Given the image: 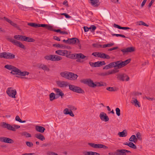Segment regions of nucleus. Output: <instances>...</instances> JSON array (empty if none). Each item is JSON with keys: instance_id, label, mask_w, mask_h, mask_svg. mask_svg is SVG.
Returning <instances> with one entry per match:
<instances>
[{"instance_id": "1", "label": "nucleus", "mask_w": 155, "mask_h": 155, "mask_svg": "<svg viewBox=\"0 0 155 155\" xmlns=\"http://www.w3.org/2000/svg\"><path fill=\"white\" fill-rule=\"evenodd\" d=\"M57 85L60 87H64L69 86V89L73 92L79 94H84V91L81 87L73 85H69L67 81H58L57 82Z\"/></svg>"}, {"instance_id": "2", "label": "nucleus", "mask_w": 155, "mask_h": 155, "mask_svg": "<svg viewBox=\"0 0 155 155\" xmlns=\"http://www.w3.org/2000/svg\"><path fill=\"white\" fill-rule=\"evenodd\" d=\"M72 58L77 59V61L82 63L83 62V59H84V60H87L88 57L84 55L83 54L81 53H75L72 54Z\"/></svg>"}, {"instance_id": "3", "label": "nucleus", "mask_w": 155, "mask_h": 155, "mask_svg": "<svg viewBox=\"0 0 155 155\" xmlns=\"http://www.w3.org/2000/svg\"><path fill=\"white\" fill-rule=\"evenodd\" d=\"M116 78L117 80L122 81H127L130 80L128 76L124 73L117 74L116 75Z\"/></svg>"}, {"instance_id": "4", "label": "nucleus", "mask_w": 155, "mask_h": 155, "mask_svg": "<svg viewBox=\"0 0 155 155\" xmlns=\"http://www.w3.org/2000/svg\"><path fill=\"white\" fill-rule=\"evenodd\" d=\"M7 40L12 43L14 45H16L24 50L26 49L25 46L21 42L18 41L11 37H8L7 38Z\"/></svg>"}, {"instance_id": "5", "label": "nucleus", "mask_w": 155, "mask_h": 155, "mask_svg": "<svg viewBox=\"0 0 155 155\" xmlns=\"http://www.w3.org/2000/svg\"><path fill=\"white\" fill-rule=\"evenodd\" d=\"M15 55L9 52H3L0 53V58H3L6 59H13L15 58Z\"/></svg>"}, {"instance_id": "6", "label": "nucleus", "mask_w": 155, "mask_h": 155, "mask_svg": "<svg viewBox=\"0 0 155 155\" xmlns=\"http://www.w3.org/2000/svg\"><path fill=\"white\" fill-rule=\"evenodd\" d=\"M6 93L9 97L13 98H16V91L15 89H14L12 87L8 88L6 90Z\"/></svg>"}, {"instance_id": "7", "label": "nucleus", "mask_w": 155, "mask_h": 155, "mask_svg": "<svg viewBox=\"0 0 155 155\" xmlns=\"http://www.w3.org/2000/svg\"><path fill=\"white\" fill-rule=\"evenodd\" d=\"M71 52L65 50H59L55 51V53L58 55L65 56L67 57H68L70 55Z\"/></svg>"}, {"instance_id": "8", "label": "nucleus", "mask_w": 155, "mask_h": 155, "mask_svg": "<svg viewBox=\"0 0 155 155\" xmlns=\"http://www.w3.org/2000/svg\"><path fill=\"white\" fill-rule=\"evenodd\" d=\"M1 126L3 128H6L8 130H12L14 131H15V129L14 127L10 124L5 122L2 123Z\"/></svg>"}, {"instance_id": "9", "label": "nucleus", "mask_w": 155, "mask_h": 155, "mask_svg": "<svg viewBox=\"0 0 155 155\" xmlns=\"http://www.w3.org/2000/svg\"><path fill=\"white\" fill-rule=\"evenodd\" d=\"M88 145L91 147L95 148L106 149L107 147L105 145L101 144H95L92 143H88Z\"/></svg>"}, {"instance_id": "10", "label": "nucleus", "mask_w": 155, "mask_h": 155, "mask_svg": "<svg viewBox=\"0 0 155 155\" xmlns=\"http://www.w3.org/2000/svg\"><path fill=\"white\" fill-rule=\"evenodd\" d=\"M0 141L9 143H12L14 142V140L12 139L5 137H0Z\"/></svg>"}, {"instance_id": "11", "label": "nucleus", "mask_w": 155, "mask_h": 155, "mask_svg": "<svg viewBox=\"0 0 155 155\" xmlns=\"http://www.w3.org/2000/svg\"><path fill=\"white\" fill-rule=\"evenodd\" d=\"M37 67L40 69H42L44 71H49L50 69L47 65L44 64L39 63L37 64Z\"/></svg>"}, {"instance_id": "12", "label": "nucleus", "mask_w": 155, "mask_h": 155, "mask_svg": "<svg viewBox=\"0 0 155 155\" xmlns=\"http://www.w3.org/2000/svg\"><path fill=\"white\" fill-rule=\"evenodd\" d=\"M54 89L56 93L55 95L56 97H58V98L60 96H61V98H63V96H64V94L61 89L57 88H54Z\"/></svg>"}, {"instance_id": "13", "label": "nucleus", "mask_w": 155, "mask_h": 155, "mask_svg": "<svg viewBox=\"0 0 155 155\" xmlns=\"http://www.w3.org/2000/svg\"><path fill=\"white\" fill-rule=\"evenodd\" d=\"M28 25L34 28H37V27H42L44 28H46V26H47V24H36L35 23H29L28 24Z\"/></svg>"}, {"instance_id": "14", "label": "nucleus", "mask_w": 155, "mask_h": 155, "mask_svg": "<svg viewBox=\"0 0 155 155\" xmlns=\"http://www.w3.org/2000/svg\"><path fill=\"white\" fill-rule=\"evenodd\" d=\"M83 83L87 84L89 86L93 87L94 83L93 81L91 79H84L82 81Z\"/></svg>"}, {"instance_id": "15", "label": "nucleus", "mask_w": 155, "mask_h": 155, "mask_svg": "<svg viewBox=\"0 0 155 155\" xmlns=\"http://www.w3.org/2000/svg\"><path fill=\"white\" fill-rule=\"evenodd\" d=\"M135 48L133 47H128L127 48H123L121 50V51L123 52L124 54L127 52H131L134 51Z\"/></svg>"}, {"instance_id": "16", "label": "nucleus", "mask_w": 155, "mask_h": 155, "mask_svg": "<svg viewBox=\"0 0 155 155\" xmlns=\"http://www.w3.org/2000/svg\"><path fill=\"white\" fill-rule=\"evenodd\" d=\"M20 71V69L14 66L10 72V73L13 75H18Z\"/></svg>"}, {"instance_id": "17", "label": "nucleus", "mask_w": 155, "mask_h": 155, "mask_svg": "<svg viewBox=\"0 0 155 155\" xmlns=\"http://www.w3.org/2000/svg\"><path fill=\"white\" fill-rule=\"evenodd\" d=\"M3 18L7 22L10 23L15 28L18 27V26L17 24L14 23L13 21H12L8 19L5 17H4Z\"/></svg>"}, {"instance_id": "18", "label": "nucleus", "mask_w": 155, "mask_h": 155, "mask_svg": "<svg viewBox=\"0 0 155 155\" xmlns=\"http://www.w3.org/2000/svg\"><path fill=\"white\" fill-rule=\"evenodd\" d=\"M115 68H120L124 67L122 61H118L115 62Z\"/></svg>"}, {"instance_id": "19", "label": "nucleus", "mask_w": 155, "mask_h": 155, "mask_svg": "<svg viewBox=\"0 0 155 155\" xmlns=\"http://www.w3.org/2000/svg\"><path fill=\"white\" fill-rule=\"evenodd\" d=\"M99 117L102 120L107 121V115L105 113L103 112L101 113Z\"/></svg>"}, {"instance_id": "20", "label": "nucleus", "mask_w": 155, "mask_h": 155, "mask_svg": "<svg viewBox=\"0 0 155 155\" xmlns=\"http://www.w3.org/2000/svg\"><path fill=\"white\" fill-rule=\"evenodd\" d=\"M35 130L38 132L42 133L44 132L45 129L44 127L42 126L37 125L35 126Z\"/></svg>"}, {"instance_id": "21", "label": "nucleus", "mask_w": 155, "mask_h": 155, "mask_svg": "<svg viewBox=\"0 0 155 155\" xmlns=\"http://www.w3.org/2000/svg\"><path fill=\"white\" fill-rule=\"evenodd\" d=\"M62 58L60 56L56 55H53L52 61H58L62 59Z\"/></svg>"}, {"instance_id": "22", "label": "nucleus", "mask_w": 155, "mask_h": 155, "mask_svg": "<svg viewBox=\"0 0 155 155\" xmlns=\"http://www.w3.org/2000/svg\"><path fill=\"white\" fill-rule=\"evenodd\" d=\"M116 155H125V149H118L115 151Z\"/></svg>"}, {"instance_id": "23", "label": "nucleus", "mask_w": 155, "mask_h": 155, "mask_svg": "<svg viewBox=\"0 0 155 155\" xmlns=\"http://www.w3.org/2000/svg\"><path fill=\"white\" fill-rule=\"evenodd\" d=\"M79 43V39L76 38L70 39V44H78Z\"/></svg>"}, {"instance_id": "24", "label": "nucleus", "mask_w": 155, "mask_h": 155, "mask_svg": "<svg viewBox=\"0 0 155 155\" xmlns=\"http://www.w3.org/2000/svg\"><path fill=\"white\" fill-rule=\"evenodd\" d=\"M131 103L136 107H140L139 102L136 99L134 98L133 100L131 101Z\"/></svg>"}, {"instance_id": "25", "label": "nucleus", "mask_w": 155, "mask_h": 155, "mask_svg": "<svg viewBox=\"0 0 155 155\" xmlns=\"http://www.w3.org/2000/svg\"><path fill=\"white\" fill-rule=\"evenodd\" d=\"M64 113L65 114H69L71 117L74 116V114L72 112V111H68V108H66L64 109Z\"/></svg>"}, {"instance_id": "26", "label": "nucleus", "mask_w": 155, "mask_h": 155, "mask_svg": "<svg viewBox=\"0 0 155 155\" xmlns=\"http://www.w3.org/2000/svg\"><path fill=\"white\" fill-rule=\"evenodd\" d=\"M25 36L21 35H15L14 36V38L15 39L18 40H21L24 41Z\"/></svg>"}, {"instance_id": "27", "label": "nucleus", "mask_w": 155, "mask_h": 155, "mask_svg": "<svg viewBox=\"0 0 155 155\" xmlns=\"http://www.w3.org/2000/svg\"><path fill=\"white\" fill-rule=\"evenodd\" d=\"M70 75V80H74L77 78L78 77V75L76 74H74L73 73L71 72Z\"/></svg>"}, {"instance_id": "28", "label": "nucleus", "mask_w": 155, "mask_h": 155, "mask_svg": "<svg viewBox=\"0 0 155 155\" xmlns=\"http://www.w3.org/2000/svg\"><path fill=\"white\" fill-rule=\"evenodd\" d=\"M35 137L38 139H39L42 141H43L45 139V138L44 136L40 134H35Z\"/></svg>"}, {"instance_id": "29", "label": "nucleus", "mask_w": 155, "mask_h": 155, "mask_svg": "<svg viewBox=\"0 0 155 155\" xmlns=\"http://www.w3.org/2000/svg\"><path fill=\"white\" fill-rule=\"evenodd\" d=\"M118 134L120 137H125L127 135V133L125 130H124L121 132H119Z\"/></svg>"}, {"instance_id": "30", "label": "nucleus", "mask_w": 155, "mask_h": 155, "mask_svg": "<svg viewBox=\"0 0 155 155\" xmlns=\"http://www.w3.org/2000/svg\"><path fill=\"white\" fill-rule=\"evenodd\" d=\"M50 100L52 101L53 100L58 98V97H56L55 94L53 93H51L49 95Z\"/></svg>"}, {"instance_id": "31", "label": "nucleus", "mask_w": 155, "mask_h": 155, "mask_svg": "<svg viewBox=\"0 0 155 155\" xmlns=\"http://www.w3.org/2000/svg\"><path fill=\"white\" fill-rule=\"evenodd\" d=\"M129 141L136 143L137 141V138L135 135H132L129 139Z\"/></svg>"}, {"instance_id": "32", "label": "nucleus", "mask_w": 155, "mask_h": 155, "mask_svg": "<svg viewBox=\"0 0 155 155\" xmlns=\"http://www.w3.org/2000/svg\"><path fill=\"white\" fill-rule=\"evenodd\" d=\"M68 111H72V110L75 111L77 110V108L73 105H69L67 106Z\"/></svg>"}, {"instance_id": "33", "label": "nucleus", "mask_w": 155, "mask_h": 155, "mask_svg": "<svg viewBox=\"0 0 155 155\" xmlns=\"http://www.w3.org/2000/svg\"><path fill=\"white\" fill-rule=\"evenodd\" d=\"M24 41H28V42H33L35 41V40L32 38L27 37L25 36Z\"/></svg>"}, {"instance_id": "34", "label": "nucleus", "mask_w": 155, "mask_h": 155, "mask_svg": "<svg viewBox=\"0 0 155 155\" xmlns=\"http://www.w3.org/2000/svg\"><path fill=\"white\" fill-rule=\"evenodd\" d=\"M29 72L26 71H24L22 72L20 70L19 72L18 75L21 76H25L26 75H28L29 74Z\"/></svg>"}, {"instance_id": "35", "label": "nucleus", "mask_w": 155, "mask_h": 155, "mask_svg": "<svg viewBox=\"0 0 155 155\" xmlns=\"http://www.w3.org/2000/svg\"><path fill=\"white\" fill-rule=\"evenodd\" d=\"M14 67L11 65L7 64L5 66L4 68L8 70L12 71Z\"/></svg>"}, {"instance_id": "36", "label": "nucleus", "mask_w": 155, "mask_h": 155, "mask_svg": "<svg viewBox=\"0 0 155 155\" xmlns=\"http://www.w3.org/2000/svg\"><path fill=\"white\" fill-rule=\"evenodd\" d=\"M128 146L134 149H136L137 148L136 146L131 142H129V144Z\"/></svg>"}, {"instance_id": "37", "label": "nucleus", "mask_w": 155, "mask_h": 155, "mask_svg": "<svg viewBox=\"0 0 155 155\" xmlns=\"http://www.w3.org/2000/svg\"><path fill=\"white\" fill-rule=\"evenodd\" d=\"M92 5L96 6L98 5V1L97 0H90Z\"/></svg>"}, {"instance_id": "38", "label": "nucleus", "mask_w": 155, "mask_h": 155, "mask_svg": "<svg viewBox=\"0 0 155 155\" xmlns=\"http://www.w3.org/2000/svg\"><path fill=\"white\" fill-rule=\"evenodd\" d=\"M119 71L118 70H109L107 71V74H113L116 72H117Z\"/></svg>"}, {"instance_id": "39", "label": "nucleus", "mask_w": 155, "mask_h": 155, "mask_svg": "<svg viewBox=\"0 0 155 155\" xmlns=\"http://www.w3.org/2000/svg\"><path fill=\"white\" fill-rule=\"evenodd\" d=\"M52 56L53 55H46L45 56L44 58L45 59L48 60H52Z\"/></svg>"}, {"instance_id": "40", "label": "nucleus", "mask_w": 155, "mask_h": 155, "mask_svg": "<svg viewBox=\"0 0 155 155\" xmlns=\"http://www.w3.org/2000/svg\"><path fill=\"white\" fill-rule=\"evenodd\" d=\"M68 72V71H65L61 72L60 73V75L62 77L66 78Z\"/></svg>"}, {"instance_id": "41", "label": "nucleus", "mask_w": 155, "mask_h": 155, "mask_svg": "<svg viewBox=\"0 0 155 155\" xmlns=\"http://www.w3.org/2000/svg\"><path fill=\"white\" fill-rule=\"evenodd\" d=\"M22 135L25 136L26 137H31V134L25 131L22 133Z\"/></svg>"}, {"instance_id": "42", "label": "nucleus", "mask_w": 155, "mask_h": 155, "mask_svg": "<svg viewBox=\"0 0 155 155\" xmlns=\"http://www.w3.org/2000/svg\"><path fill=\"white\" fill-rule=\"evenodd\" d=\"M130 61L131 59H129L125 61H122V63L124 67L128 64L130 62Z\"/></svg>"}, {"instance_id": "43", "label": "nucleus", "mask_w": 155, "mask_h": 155, "mask_svg": "<svg viewBox=\"0 0 155 155\" xmlns=\"http://www.w3.org/2000/svg\"><path fill=\"white\" fill-rule=\"evenodd\" d=\"M103 85V84H102V83H101L99 82H96L95 83H94V86H93V87H94L96 86H100Z\"/></svg>"}, {"instance_id": "44", "label": "nucleus", "mask_w": 155, "mask_h": 155, "mask_svg": "<svg viewBox=\"0 0 155 155\" xmlns=\"http://www.w3.org/2000/svg\"><path fill=\"white\" fill-rule=\"evenodd\" d=\"M99 58H107V54L103 53L100 52Z\"/></svg>"}, {"instance_id": "45", "label": "nucleus", "mask_w": 155, "mask_h": 155, "mask_svg": "<svg viewBox=\"0 0 155 155\" xmlns=\"http://www.w3.org/2000/svg\"><path fill=\"white\" fill-rule=\"evenodd\" d=\"M54 47H59L60 48H63L64 47V46L62 44H54L53 45Z\"/></svg>"}, {"instance_id": "46", "label": "nucleus", "mask_w": 155, "mask_h": 155, "mask_svg": "<svg viewBox=\"0 0 155 155\" xmlns=\"http://www.w3.org/2000/svg\"><path fill=\"white\" fill-rule=\"evenodd\" d=\"M117 88L115 87H112L107 88V90L111 91H117Z\"/></svg>"}, {"instance_id": "47", "label": "nucleus", "mask_w": 155, "mask_h": 155, "mask_svg": "<svg viewBox=\"0 0 155 155\" xmlns=\"http://www.w3.org/2000/svg\"><path fill=\"white\" fill-rule=\"evenodd\" d=\"M138 25H143L145 26L148 27L149 25L146 24L145 22L142 21H140L138 22Z\"/></svg>"}, {"instance_id": "48", "label": "nucleus", "mask_w": 155, "mask_h": 155, "mask_svg": "<svg viewBox=\"0 0 155 155\" xmlns=\"http://www.w3.org/2000/svg\"><path fill=\"white\" fill-rule=\"evenodd\" d=\"M83 153L84 155H93L92 151H84Z\"/></svg>"}, {"instance_id": "49", "label": "nucleus", "mask_w": 155, "mask_h": 155, "mask_svg": "<svg viewBox=\"0 0 155 155\" xmlns=\"http://www.w3.org/2000/svg\"><path fill=\"white\" fill-rule=\"evenodd\" d=\"M136 138H137V140H141L142 139L140 133L138 132L136 134Z\"/></svg>"}, {"instance_id": "50", "label": "nucleus", "mask_w": 155, "mask_h": 155, "mask_svg": "<svg viewBox=\"0 0 155 155\" xmlns=\"http://www.w3.org/2000/svg\"><path fill=\"white\" fill-rule=\"evenodd\" d=\"M115 62L110 63L109 64L107 65V68H110L112 67L115 68Z\"/></svg>"}, {"instance_id": "51", "label": "nucleus", "mask_w": 155, "mask_h": 155, "mask_svg": "<svg viewBox=\"0 0 155 155\" xmlns=\"http://www.w3.org/2000/svg\"><path fill=\"white\" fill-rule=\"evenodd\" d=\"M115 110L117 115L118 116H120V109L119 108L117 107L116 108Z\"/></svg>"}, {"instance_id": "52", "label": "nucleus", "mask_w": 155, "mask_h": 155, "mask_svg": "<svg viewBox=\"0 0 155 155\" xmlns=\"http://www.w3.org/2000/svg\"><path fill=\"white\" fill-rule=\"evenodd\" d=\"M112 35V36H115L117 37L120 36L123 38L126 37L125 35L121 34H113Z\"/></svg>"}, {"instance_id": "53", "label": "nucleus", "mask_w": 155, "mask_h": 155, "mask_svg": "<svg viewBox=\"0 0 155 155\" xmlns=\"http://www.w3.org/2000/svg\"><path fill=\"white\" fill-rule=\"evenodd\" d=\"M100 55V52H95L92 54V55L94 56L95 57L99 58Z\"/></svg>"}, {"instance_id": "54", "label": "nucleus", "mask_w": 155, "mask_h": 155, "mask_svg": "<svg viewBox=\"0 0 155 155\" xmlns=\"http://www.w3.org/2000/svg\"><path fill=\"white\" fill-rule=\"evenodd\" d=\"M26 143L27 145L30 147H32L33 146V143L27 141Z\"/></svg>"}, {"instance_id": "55", "label": "nucleus", "mask_w": 155, "mask_h": 155, "mask_svg": "<svg viewBox=\"0 0 155 155\" xmlns=\"http://www.w3.org/2000/svg\"><path fill=\"white\" fill-rule=\"evenodd\" d=\"M61 15H64L65 17L67 18H71V16H70L69 15L66 13H63L61 14Z\"/></svg>"}, {"instance_id": "56", "label": "nucleus", "mask_w": 155, "mask_h": 155, "mask_svg": "<svg viewBox=\"0 0 155 155\" xmlns=\"http://www.w3.org/2000/svg\"><path fill=\"white\" fill-rule=\"evenodd\" d=\"M46 28L49 30L53 31L54 29H53L52 26L47 25Z\"/></svg>"}, {"instance_id": "57", "label": "nucleus", "mask_w": 155, "mask_h": 155, "mask_svg": "<svg viewBox=\"0 0 155 155\" xmlns=\"http://www.w3.org/2000/svg\"><path fill=\"white\" fill-rule=\"evenodd\" d=\"M47 154L48 155H58L56 153L51 151L48 152Z\"/></svg>"}, {"instance_id": "58", "label": "nucleus", "mask_w": 155, "mask_h": 155, "mask_svg": "<svg viewBox=\"0 0 155 155\" xmlns=\"http://www.w3.org/2000/svg\"><path fill=\"white\" fill-rule=\"evenodd\" d=\"M71 73V72H68L66 79L70 80Z\"/></svg>"}, {"instance_id": "59", "label": "nucleus", "mask_w": 155, "mask_h": 155, "mask_svg": "<svg viewBox=\"0 0 155 155\" xmlns=\"http://www.w3.org/2000/svg\"><path fill=\"white\" fill-rule=\"evenodd\" d=\"M118 48V47H114L108 49L107 50V51H112L113 50H116V49H117Z\"/></svg>"}, {"instance_id": "60", "label": "nucleus", "mask_w": 155, "mask_h": 155, "mask_svg": "<svg viewBox=\"0 0 155 155\" xmlns=\"http://www.w3.org/2000/svg\"><path fill=\"white\" fill-rule=\"evenodd\" d=\"M89 29H91L92 31H94L96 29V27L94 25H92L89 28Z\"/></svg>"}, {"instance_id": "61", "label": "nucleus", "mask_w": 155, "mask_h": 155, "mask_svg": "<svg viewBox=\"0 0 155 155\" xmlns=\"http://www.w3.org/2000/svg\"><path fill=\"white\" fill-rule=\"evenodd\" d=\"M155 0H151L150 2L149 3V5H148V7L149 8H150L151 5H152L153 3L154 2Z\"/></svg>"}, {"instance_id": "62", "label": "nucleus", "mask_w": 155, "mask_h": 155, "mask_svg": "<svg viewBox=\"0 0 155 155\" xmlns=\"http://www.w3.org/2000/svg\"><path fill=\"white\" fill-rule=\"evenodd\" d=\"M100 67V65H99V61H97L94 63V67Z\"/></svg>"}, {"instance_id": "63", "label": "nucleus", "mask_w": 155, "mask_h": 155, "mask_svg": "<svg viewBox=\"0 0 155 155\" xmlns=\"http://www.w3.org/2000/svg\"><path fill=\"white\" fill-rule=\"evenodd\" d=\"M99 61V65H100V67L103 65H105L106 63L104 61Z\"/></svg>"}, {"instance_id": "64", "label": "nucleus", "mask_w": 155, "mask_h": 155, "mask_svg": "<svg viewBox=\"0 0 155 155\" xmlns=\"http://www.w3.org/2000/svg\"><path fill=\"white\" fill-rule=\"evenodd\" d=\"M15 120H16L20 122L21 121V119L20 118V117L18 116H17L15 117Z\"/></svg>"}]
</instances>
